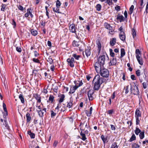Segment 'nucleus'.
Segmentation results:
<instances>
[{
	"label": "nucleus",
	"instance_id": "e2e57ef3",
	"mask_svg": "<svg viewBox=\"0 0 148 148\" xmlns=\"http://www.w3.org/2000/svg\"><path fill=\"white\" fill-rule=\"evenodd\" d=\"M131 79L133 80H135L136 78L135 75H132L131 76Z\"/></svg>",
	"mask_w": 148,
	"mask_h": 148
},
{
	"label": "nucleus",
	"instance_id": "a18cd8bd",
	"mask_svg": "<svg viewBox=\"0 0 148 148\" xmlns=\"http://www.w3.org/2000/svg\"><path fill=\"white\" fill-rule=\"evenodd\" d=\"M139 136L141 139H142L144 137V133L143 132L140 133Z\"/></svg>",
	"mask_w": 148,
	"mask_h": 148
},
{
	"label": "nucleus",
	"instance_id": "6e6d98bb",
	"mask_svg": "<svg viewBox=\"0 0 148 148\" xmlns=\"http://www.w3.org/2000/svg\"><path fill=\"white\" fill-rule=\"evenodd\" d=\"M97 47L98 50H99V51H100L101 48V43L99 42L97 43Z\"/></svg>",
	"mask_w": 148,
	"mask_h": 148
},
{
	"label": "nucleus",
	"instance_id": "aec40b11",
	"mask_svg": "<svg viewBox=\"0 0 148 148\" xmlns=\"http://www.w3.org/2000/svg\"><path fill=\"white\" fill-rule=\"evenodd\" d=\"M34 97L37 101L38 102L40 103L41 102V97L39 95L36 94L34 95Z\"/></svg>",
	"mask_w": 148,
	"mask_h": 148
},
{
	"label": "nucleus",
	"instance_id": "c85d7f7f",
	"mask_svg": "<svg viewBox=\"0 0 148 148\" xmlns=\"http://www.w3.org/2000/svg\"><path fill=\"white\" fill-rule=\"evenodd\" d=\"M80 135L82 137V139L83 140H85L86 139V137L84 133H82V131L80 133Z\"/></svg>",
	"mask_w": 148,
	"mask_h": 148
},
{
	"label": "nucleus",
	"instance_id": "7c9ffc66",
	"mask_svg": "<svg viewBox=\"0 0 148 148\" xmlns=\"http://www.w3.org/2000/svg\"><path fill=\"white\" fill-rule=\"evenodd\" d=\"M31 33L34 36H36L38 34L36 30L33 29L31 30Z\"/></svg>",
	"mask_w": 148,
	"mask_h": 148
},
{
	"label": "nucleus",
	"instance_id": "680f3d73",
	"mask_svg": "<svg viewBox=\"0 0 148 148\" xmlns=\"http://www.w3.org/2000/svg\"><path fill=\"white\" fill-rule=\"evenodd\" d=\"M111 130H116V127L115 126L113 125H111Z\"/></svg>",
	"mask_w": 148,
	"mask_h": 148
},
{
	"label": "nucleus",
	"instance_id": "13d9d810",
	"mask_svg": "<svg viewBox=\"0 0 148 148\" xmlns=\"http://www.w3.org/2000/svg\"><path fill=\"white\" fill-rule=\"evenodd\" d=\"M101 138L103 142L104 143L106 140V139L105 138L103 135H102L101 136Z\"/></svg>",
	"mask_w": 148,
	"mask_h": 148
},
{
	"label": "nucleus",
	"instance_id": "f257e3e1",
	"mask_svg": "<svg viewBox=\"0 0 148 148\" xmlns=\"http://www.w3.org/2000/svg\"><path fill=\"white\" fill-rule=\"evenodd\" d=\"M105 79L103 77H100L99 75H96L93 80V83L94 84V89L95 90H97L99 88L101 85L105 81Z\"/></svg>",
	"mask_w": 148,
	"mask_h": 148
},
{
	"label": "nucleus",
	"instance_id": "ddd939ff",
	"mask_svg": "<svg viewBox=\"0 0 148 148\" xmlns=\"http://www.w3.org/2000/svg\"><path fill=\"white\" fill-rule=\"evenodd\" d=\"M119 38L122 41H124L125 39V35L124 32H120L119 34Z\"/></svg>",
	"mask_w": 148,
	"mask_h": 148
},
{
	"label": "nucleus",
	"instance_id": "393cba45",
	"mask_svg": "<svg viewBox=\"0 0 148 148\" xmlns=\"http://www.w3.org/2000/svg\"><path fill=\"white\" fill-rule=\"evenodd\" d=\"M26 117L27 119L26 121L27 122H29L31 119V117L30 116V114L29 113H27L26 114Z\"/></svg>",
	"mask_w": 148,
	"mask_h": 148
},
{
	"label": "nucleus",
	"instance_id": "e433bc0d",
	"mask_svg": "<svg viewBox=\"0 0 148 148\" xmlns=\"http://www.w3.org/2000/svg\"><path fill=\"white\" fill-rule=\"evenodd\" d=\"M56 7L60 8L61 5V3L59 0H57L56 2Z\"/></svg>",
	"mask_w": 148,
	"mask_h": 148
},
{
	"label": "nucleus",
	"instance_id": "58836bf2",
	"mask_svg": "<svg viewBox=\"0 0 148 148\" xmlns=\"http://www.w3.org/2000/svg\"><path fill=\"white\" fill-rule=\"evenodd\" d=\"M47 61L51 64L53 63V60L51 57H49L47 59Z\"/></svg>",
	"mask_w": 148,
	"mask_h": 148
},
{
	"label": "nucleus",
	"instance_id": "f8f14e48",
	"mask_svg": "<svg viewBox=\"0 0 148 148\" xmlns=\"http://www.w3.org/2000/svg\"><path fill=\"white\" fill-rule=\"evenodd\" d=\"M94 92L92 90H90L88 92V95L89 100H92L93 99V97L92 95Z\"/></svg>",
	"mask_w": 148,
	"mask_h": 148
},
{
	"label": "nucleus",
	"instance_id": "c756f323",
	"mask_svg": "<svg viewBox=\"0 0 148 148\" xmlns=\"http://www.w3.org/2000/svg\"><path fill=\"white\" fill-rule=\"evenodd\" d=\"M53 11L54 12H57L58 13H60L59 11V8L58 7H56V8H53Z\"/></svg>",
	"mask_w": 148,
	"mask_h": 148
},
{
	"label": "nucleus",
	"instance_id": "412c9836",
	"mask_svg": "<svg viewBox=\"0 0 148 148\" xmlns=\"http://www.w3.org/2000/svg\"><path fill=\"white\" fill-rule=\"evenodd\" d=\"M73 86L71 87L69 92L70 93H73L75 92V91L77 89V88Z\"/></svg>",
	"mask_w": 148,
	"mask_h": 148
},
{
	"label": "nucleus",
	"instance_id": "9b49d317",
	"mask_svg": "<svg viewBox=\"0 0 148 148\" xmlns=\"http://www.w3.org/2000/svg\"><path fill=\"white\" fill-rule=\"evenodd\" d=\"M75 85L74 86L77 89L79 87L82 86L83 84L82 80L75 81L74 82Z\"/></svg>",
	"mask_w": 148,
	"mask_h": 148
},
{
	"label": "nucleus",
	"instance_id": "864d4df0",
	"mask_svg": "<svg viewBox=\"0 0 148 148\" xmlns=\"http://www.w3.org/2000/svg\"><path fill=\"white\" fill-rule=\"evenodd\" d=\"M33 61L37 63H40V60H38L37 59L35 58H34L33 59Z\"/></svg>",
	"mask_w": 148,
	"mask_h": 148
},
{
	"label": "nucleus",
	"instance_id": "338daca9",
	"mask_svg": "<svg viewBox=\"0 0 148 148\" xmlns=\"http://www.w3.org/2000/svg\"><path fill=\"white\" fill-rule=\"evenodd\" d=\"M115 9L117 11H118L120 10V7L119 6H117L115 7Z\"/></svg>",
	"mask_w": 148,
	"mask_h": 148
},
{
	"label": "nucleus",
	"instance_id": "ea45409f",
	"mask_svg": "<svg viewBox=\"0 0 148 148\" xmlns=\"http://www.w3.org/2000/svg\"><path fill=\"white\" fill-rule=\"evenodd\" d=\"M132 148H139L140 146L138 144H137L133 143L132 145Z\"/></svg>",
	"mask_w": 148,
	"mask_h": 148
},
{
	"label": "nucleus",
	"instance_id": "603ef678",
	"mask_svg": "<svg viewBox=\"0 0 148 148\" xmlns=\"http://www.w3.org/2000/svg\"><path fill=\"white\" fill-rule=\"evenodd\" d=\"M3 109H4L5 112H6V113H7V110L6 108V105L4 103H3Z\"/></svg>",
	"mask_w": 148,
	"mask_h": 148
},
{
	"label": "nucleus",
	"instance_id": "39448f33",
	"mask_svg": "<svg viewBox=\"0 0 148 148\" xmlns=\"http://www.w3.org/2000/svg\"><path fill=\"white\" fill-rule=\"evenodd\" d=\"M103 66V65L101 64L100 63H99L98 62L95 63V67L96 71L97 73H99L100 70L103 68L102 67Z\"/></svg>",
	"mask_w": 148,
	"mask_h": 148
},
{
	"label": "nucleus",
	"instance_id": "6ab92c4d",
	"mask_svg": "<svg viewBox=\"0 0 148 148\" xmlns=\"http://www.w3.org/2000/svg\"><path fill=\"white\" fill-rule=\"evenodd\" d=\"M116 39L115 38H113L110 42V44L112 46H114L116 42Z\"/></svg>",
	"mask_w": 148,
	"mask_h": 148
},
{
	"label": "nucleus",
	"instance_id": "49530a36",
	"mask_svg": "<svg viewBox=\"0 0 148 148\" xmlns=\"http://www.w3.org/2000/svg\"><path fill=\"white\" fill-rule=\"evenodd\" d=\"M101 5L99 4H98L96 6L97 10L98 11H100L101 9Z\"/></svg>",
	"mask_w": 148,
	"mask_h": 148
},
{
	"label": "nucleus",
	"instance_id": "a878e982",
	"mask_svg": "<svg viewBox=\"0 0 148 148\" xmlns=\"http://www.w3.org/2000/svg\"><path fill=\"white\" fill-rule=\"evenodd\" d=\"M121 55L120 58H122L125 55V50L123 48H122L121 49Z\"/></svg>",
	"mask_w": 148,
	"mask_h": 148
},
{
	"label": "nucleus",
	"instance_id": "b1692460",
	"mask_svg": "<svg viewBox=\"0 0 148 148\" xmlns=\"http://www.w3.org/2000/svg\"><path fill=\"white\" fill-rule=\"evenodd\" d=\"M28 134L30 136L31 138H34L35 137V134L34 133H32L31 131H29L27 132Z\"/></svg>",
	"mask_w": 148,
	"mask_h": 148
},
{
	"label": "nucleus",
	"instance_id": "72a5a7b5",
	"mask_svg": "<svg viewBox=\"0 0 148 148\" xmlns=\"http://www.w3.org/2000/svg\"><path fill=\"white\" fill-rule=\"evenodd\" d=\"M136 137L135 135L134 134H133L132 135L131 138L130 139L129 141L130 142L132 141H133L135 140L136 139Z\"/></svg>",
	"mask_w": 148,
	"mask_h": 148
},
{
	"label": "nucleus",
	"instance_id": "a211bd4d",
	"mask_svg": "<svg viewBox=\"0 0 148 148\" xmlns=\"http://www.w3.org/2000/svg\"><path fill=\"white\" fill-rule=\"evenodd\" d=\"M136 117L139 118L141 116V112L139 110L137 109L135 112Z\"/></svg>",
	"mask_w": 148,
	"mask_h": 148
},
{
	"label": "nucleus",
	"instance_id": "7ed1b4c3",
	"mask_svg": "<svg viewBox=\"0 0 148 148\" xmlns=\"http://www.w3.org/2000/svg\"><path fill=\"white\" fill-rule=\"evenodd\" d=\"M136 74L139 77L140 82H142L143 79H145L146 78V76L145 73L144 72L143 73L141 74L140 71L139 69L137 70L136 71Z\"/></svg>",
	"mask_w": 148,
	"mask_h": 148
},
{
	"label": "nucleus",
	"instance_id": "bb28decb",
	"mask_svg": "<svg viewBox=\"0 0 148 148\" xmlns=\"http://www.w3.org/2000/svg\"><path fill=\"white\" fill-rule=\"evenodd\" d=\"M72 56L74 58H75L77 60H79V58L80 57V56L79 55H77L76 53H73L72 54Z\"/></svg>",
	"mask_w": 148,
	"mask_h": 148
},
{
	"label": "nucleus",
	"instance_id": "de8ad7c7",
	"mask_svg": "<svg viewBox=\"0 0 148 148\" xmlns=\"http://www.w3.org/2000/svg\"><path fill=\"white\" fill-rule=\"evenodd\" d=\"M1 10L2 11H4L5 10V8L6 7V5L5 4H2L1 5Z\"/></svg>",
	"mask_w": 148,
	"mask_h": 148
},
{
	"label": "nucleus",
	"instance_id": "c9c22d12",
	"mask_svg": "<svg viewBox=\"0 0 148 148\" xmlns=\"http://www.w3.org/2000/svg\"><path fill=\"white\" fill-rule=\"evenodd\" d=\"M105 3H108L109 5H110L112 4V0H106Z\"/></svg>",
	"mask_w": 148,
	"mask_h": 148
},
{
	"label": "nucleus",
	"instance_id": "a19ab883",
	"mask_svg": "<svg viewBox=\"0 0 148 148\" xmlns=\"http://www.w3.org/2000/svg\"><path fill=\"white\" fill-rule=\"evenodd\" d=\"M111 148H118L117 143H113L111 146Z\"/></svg>",
	"mask_w": 148,
	"mask_h": 148
},
{
	"label": "nucleus",
	"instance_id": "2eb2a0df",
	"mask_svg": "<svg viewBox=\"0 0 148 148\" xmlns=\"http://www.w3.org/2000/svg\"><path fill=\"white\" fill-rule=\"evenodd\" d=\"M92 107H90L89 110H86V115L88 116H91L92 113Z\"/></svg>",
	"mask_w": 148,
	"mask_h": 148
},
{
	"label": "nucleus",
	"instance_id": "09e8293b",
	"mask_svg": "<svg viewBox=\"0 0 148 148\" xmlns=\"http://www.w3.org/2000/svg\"><path fill=\"white\" fill-rule=\"evenodd\" d=\"M11 24L13 25L14 26V28H15L16 27V23L14 19L12 20V22H11Z\"/></svg>",
	"mask_w": 148,
	"mask_h": 148
},
{
	"label": "nucleus",
	"instance_id": "0eeeda50",
	"mask_svg": "<svg viewBox=\"0 0 148 148\" xmlns=\"http://www.w3.org/2000/svg\"><path fill=\"white\" fill-rule=\"evenodd\" d=\"M106 56L104 55L99 56L98 60V62L101 65H103L105 62Z\"/></svg>",
	"mask_w": 148,
	"mask_h": 148
},
{
	"label": "nucleus",
	"instance_id": "f3484780",
	"mask_svg": "<svg viewBox=\"0 0 148 148\" xmlns=\"http://www.w3.org/2000/svg\"><path fill=\"white\" fill-rule=\"evenodd\" d=\"M136 57L139 64L140 65H142L143 64V62L142 58L138 55L136 56Z\"/></svg>",
	"mask_w": 148,
	"mask_h": 148
},
{
	"label": "nucleus",
	"instance_id": "37998d69",
	"mask_svg": "<svg viewBox=\"0 0 148 148\" xmlns=\"http://www.w3.org/2000/svg\"><path fill=\"white\" fill-rule=\"evenodd\" d=\"M140 130L138 128H136L135 132L136 134L138 135L139 133L140 132Z\"/></svg>",
	"mask_w": 148,
	"mask_h": 148
},
{
	"label": "nucleus",
	"instance_id": "5701e85b",
	"mask_svg": "<svg viewBox=\"0 0 148 148\" xmlns=\"http://www.w3.org/2000/svg\"><path fill=\"white\" fill-rule=\"evenodd\" d=\"M124 17L122 15H118L116 18V19L117 20H119L120 22H121L123 21Z\"/></svg>",
	"mask_w": 148,
	"mask_h": 148
},
{
	"label": "nucleus",
	"instance_id": "423d86ee",
	"mask_svg": "<svg viewBox=\"0 0 148 148\" xmlns=\"http://www.w3.org/2000/svg\"><path fill=\"white\" fill-rule=\"evenodd\" d=\"M67 64L71 67H74V63H75L74 59L73 57H71L67 59Z\"/></svg>",
	"mask_w": 148,
	"mask_h": 148
},
{
	"label": "nucleus",
	"instance_id": "cd10ccee",
	"mask_svg": "<svg viewBox=\"0 0 148 148\" xmlns=\"http://www.w3.org/2000/svg\"><path fill=\"white\" fill-rule=\"evenodd\" d=\"M37 112L38 113V114L40 117H42L44 116V114L45 113L44 112H43L42 110H37Z\"/></svg>",
	"mask_w": 148,
	"mask_h": 148
},
{
	"label": "nucleus",
	"instance_id": "f704fd0d",
	"mask_svg": "<svg viewBox=\"0 0 148 148\" xmlns=\"http://www.w3.org/2000/svg\"><path fill=\"white\" fill-rule=\"evenodd\" d=\"M132 34L133 36V38H134L136 36V33L135 30L134 29H133L132 30Z\"/></svg>",
	"mask_w": 148,
	"mask_h": 148
},
{
	"label": "nucleus",
	"instance_id": "bf43d9fd",
	"mask_svg": "<svg viewBox=\"0 0 148 148\" xmlns=\"http://www.w3.org/2000/svg\"><path fill=\"white\" fill-rule=\"evenodd\" d=\"M27 13H28L29 15L32 13V10L31 8H28L27 9Z\"/></svg>",
	"mask_w": 148,
	"mask_h": 148
},
{
	"label": "nucleus",
	"instance_id": "1a4fd4ad",
	"mask_svg": "<svg viewBox=\"0 0 148 148\" xmlns=\"http://www.w3.org/2000/svg\"><path fill=\"white\" fill-rule=\"evenodd\" d=\"M76 28H75V25L74 24H71L69 27V30L70 32L72 33H75L76 35L77 34L76 33Z\"/></svg>",
	"mask_w": 148,
	"mask_h": 148
},
{
	"label": "nucleus",
	"instance_id": "69168bd1",
	"mask_svg": "<svg viewBox=\"0 0 148 148\" xmlns=\"http://www.w3.org/2000/svg\"><path fill=\"white\" fill-rule=\"evenodd\" d=\"M58 143V142L57 141H54V142L53 145V146L54 147H56V146L57 145Z\"/></svg>",
	"mask_w": 148,
	"mask_h": 148
},
{
	"label": "nucleus",
	"instance_id": "052dcab7",
	"mask_svg": "<svg viewBox=\"0 0 148 148\" xmlns=\"http://www.w3.org/2000/svg\"><path fill=\"white\" fill-rule=\"evenodd\" d=\"M136 125L139 124L140 122V120L139 119V118L136 117Z\"/></svg>",
	"mask_w": 148,
	"mask_h": 148
},
{
	"label": "nucleus",
	"instance_id": "dca6fc26",
	"mask_svg": "<svg viewBox=\"0 0 148 148\" xmlns=\"http://www.w3.org/2000/svg\"><path fill=\"white\" fill-rule=\"evenodd\" d=\"M116 63V60L115 58H113L111 60L109 63L110 65H114Z\"/></svg>",
	"mask_w": 148,
	"mask_h": 148
},
{
	"label": "nucleus",
	"instance_id": "2f4dec72",
	"mask_svg": "<svg viewBox=\"0 0 148 148\" xmlns=\"http://www.w3.org/2000/svg\"><path fill=\"white\" fill-rule=\"evenodd\" d=\"M79 42H77L75 40H74L73 43L72 45L74 47H78L79 45Z\"/></svg>",
	"mask_w": 148,
	"mask_h": 148
},
{
	"label": "nucleus",
	"instance_id": "4c0bfd02",
	"mask_svg": "<svg viewBox=\"0 0 148 148\" xmlns=\"http://www.w3.org/2000/svg\"><path fill=\"white\" fill-rule=\"evenodd\" d=\"M134 6L133 5H131V7L130 8V14H131L132 12L134 9Z\"/></svg>",
	"mask_w": 148,
	"mask_h": 148
},
{
	"label": "nucleus",
	"instance_id": "0e129e2a",
	"mask_svg": "<svg viewBox=\"0 0 148 148\" xmlns=\"http://www.w3.org/2000/svg\"><path fill=\"white\" fill-rule=\"evenodd\" d=\"M51 117H53L56 115V113H55L53 111L51 110Z\"/></svg>",
	"mask_w": 148,
	"mask_h": 148
},
{
	"label": "nucleus",
	"instance_id": "4d7b16f0",
	"mask_svg": "<svg viewBox=\"0 0 148 148\" xmlns=\"http://www.w3.org/2000/svg\"><path fill=\"white\" fill-rule=\"evenodd\" d=\"M16 50L19 52H21V51L22 50L20 47H16Z\"/></svg>",
	"mask_w": 148,
	"mask_h": 148
},
{
	"label": "nucleus",
	"instance_id": "4be33fe9",
	"mask_svg": "<svg viewBox=\"0 0 148 148\" xmlns=\"http://www.w3.org/2000/svg\"><path fill=\"white\" fill-rule=\"evenodd\" d=\"M104 25L106 28L109 29V30H111L112 29V27L110 26V25L107 23H105Z\"/></svg>",
	"mask_w": 148,
	"mask_h": 148
},
{
	"label": "nucleus",
	"instance_id": "473e14b6",
	"mask_svg": "<svg viewBox=\"0 0 148 148\" xmlns=\"http://www.w3.org/2000/svg\"><path fill=\"white\" fill-rule=\"evenodd\" d=\"M19 98L21 100V102L22 103H23L25 102L24 98L23 97V95L22 94H20L19 96Z\"/></svg>",
	"mask_w": 148,
	"mask_h": 148
},
{
	"label": "nucleus",
	"instance_id": "6e6552de",
	"mask_svg": "<svg viewBox=\"0 0 148 148\" xmlns=\"http://www.w3.org/2000/svg\"><path fill=\"white\" fill-rule=\"evenodd\" d=\"M65 96L64 94H62L59 100V103L58 104L56 108V109L59 110V108L61 106V103L64 100Z\"/></svg>",
	"mask_w": 148,
	"mask_h": 148
},
{
	"label": "nucleus",
	"instance_id": "c03bdc74",
	"mask_svg": "<svg viewBox=\"0 0 148 148\" xmlns=\"http://www.w3.org/2000/svg\"><path fill=\"white\" fill-rule=\"evenodd\" d=\"M18 8L21 11H23V10L25 9V8H23V7L21 5H18Z\"/></svg>",
	"mask_w": 148,
	"mask_h": 148
},
{
	"label": "nucleus",
	"instance_id": "5fc2aeb1",
	"mask_svg": "<svg viewBox=\"0 0 148 148\" xmlns=\"http://www.w3.org/2000/svg\"><path fill=\"white\" fill-rule=\"evenodd\" d=\"M72 105V102H70L68 103L67 107L69 108H70Z\"/></svg>",
	"mask_w": 148,
	"mask_h": 148
},
{
	"label": "nucleus",
	"instance_id": "3c124183",
	"mask_svg": "<svg viewBox=\"0 0 148 148\" xmlns=\"http://www.w3.org/2000/svg\"><path fill=\"white\" fill-rule=\"evenodd\" d=\"M140 52L139 49H137L136 51V56L137 55H139L140 54Z\"/></svg>",
	"mask_w": 148,
	"mask_h": 148
},
{
	"label": "nucleus",
	"instance_id": "8fccbe9b",
	"mask_svg": "<svg viewBox=\"0 0 148 148\" xmlns=\"http://www.w3.org/2000/svg\"><path fill=\"white\" fill-rule=\"evenodd\" d=\"M54 99V96L53 95H50L49 98V100L52 102L53 101Z\"/></svg>",
	"mask_w": 148,
	"mask_h": 148
},
{
	"label": "nucleus",
	"instance_id": "79ce46f5",
	"mask_svg": "<svg viewBox=\"0 0 148 148\" xmlns=\"http://www.w3.org/2000/svg\"><path fill=\"white\" fill-rule=\"evenodd\" d=\"M110 56L112 57L114 56V53L113 52V50L111 49H110Z\"/></svg>",
	"mask_w": 148,
	"mask_h": 148
},
{
	"label": "nucleus",
	"instance_id": "4468645a",
	"mask_svg": "<svg viewBox=\"0 0 148 148\" xmlns=\"http://www.w3.org/2000/svg\"><path fill=\"white\" fill-rule=\"evenodd\" d=\"M85 54L87 58L90 55L91 52L90 51V48L87 47V48L86 49L85 51Z\"/></svg>",
	"mask_w": 148,
	"mask_h": 148
},
{
	"label": "nucleus",
	"instance_id": "20e7f679",
	"mask_svg": "<svg viewBox=\"0 0 148 148\" xmlns=\"http://www.w3.org/2000/svg\"><path fill=\"white\" fill-rule=\"evenodd\" d=\"M130 90L131 93L134 95L139 94V91L138 87L136 85L131 86Z\"/></svg>",
	"mask_w": 148,
	"mask_h": 148
},
{
	"label": "nucleus",
	"instance_id": "774afa93",
	"mask_svg": "<svg viewBox=\"0 0 148 148\" xmlns=\"http://www.w3.org/2000/svg\"><path fill=\"white\" fill-rule=\"evenodd\" d=\"M146 11L147 13H148V1L147 3V4L146 6Z\"/></svg>",
	"mask_w": 148,
	"mask_h": 148
},
{
	"label": "nucleus",
	"instance_id": "f03ea898",
	"mask_svg": "<svg viewBox=\"0 0 148 148\" xmlns=\"http://www.w3.org/2000/svg\"><path fill=\"white\" fill-rule=\"evenodd\" d=\"M99 73L101 75L104 77H108L109 75V72L108 70L103 68L100 70Z\"/></svg>",
	"mask_w": 148,
	"mask_h": 148
},
{
	"label": "nucleus",
	"instance_id": "9d476101",
	"mask_svg": "<svg viewBox=\"0 0 148 148\" xmlns=\"http://www.w3.org/2000/svg\"><path fill=\"white\" fill-rule=\"evenodd\" d=\"M80 129L81 130L84 131L85 130L84 126H85L86 128H88V125L87 124V123L84 122L83 123H81L80 124Z\"/></svg>",
	"mask_w": 148,
	"mask_h": 148
}]
</instances>
